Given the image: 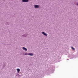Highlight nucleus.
<instances>
[{"mask_svg": "<svg viewBox=\"0 0 78 78\" xmlns=\"http://www.w3.org/2000/svg\"><path fill=\"white\" fill-rule=\"evenodd\" d=\"M23 49L24 50H25V51H27V48H25L24 47H23Z\"/></svg>", "mask_w": 78, "mask_h": 78, "instance_id": "2", "label": "nucleus"}, {"mask_svg": "<svg viewBox=\"0 0 78 78\" xmlns=\"http://www.w3.org/2000/svg\"><path fill=\"white\" fill-rule=\"evenodd\" d=\"M25 55H27V54H26H26H25Z\"/></svg>", "mask_w": 78, "mask_h": 78, "instance_id": "8", "label": "nucleus"}, {"mask_svg": "<svg viewBox=\"0 0 78 78\" xmlns=\"http://www.w3.org/2000/svg\"><path fill=\"white\" fill-rule=\"evenodd\" d=\"M42 34H43L44 35V36H47V34H46V33H45V32H42Z\"/></svg>", "mask_w": 78, "mask_h": 78, "instance_id": "3", "label": "nucleus"}, {"mask_svg": "<svg viewBox=\"0 0 78 78\" xmlns=\"http://www.w3.org/2000/svg\"><path fill=\"white\" fill-rule=\"evenodd\" d=\"M17 70L18 72H20V69H17Z\"/></svg>", "mask_w": 78, "mask_h": 78, "instance_id": "6", "label": "nucleus"}, {"mask_svg": "<svg viewBox=\"0 0 78 78\" xmlns=\"http://www.w3.org/2000/svg\"><path fill=\"white\" fill-rule=\"evenodd\" d=\"M7 23V24H9V23Z\"/></svg>", "mask_w": 78, "mask_h": 78, "instance_id": "9", "label": "nucleus"}, {"mask_svg": "<svg viewBox=\"0 0 78 78\" xmlns=\"http://www.w3.org/2000/svg\"><path fill=\"white\" fill-rule=\"evenodd\" d=\"M28 55H29L30 56H33V54H32V53H30Z\"/></svg>", "mask_w": 78, "mask_h": 78, "instance_id": "5", "label": "nucleus"}, {"mask_svg": "<svg viewBox=\"0 0 78 78\" xmlns=\"http://www.w3.org/2000/svg\"><path fill=\"white\" fill-rule=\"evenodd\" d=\"M35 8H39V6L37 5H35Z\"/></svg>", "mask_w": 78, "mask_h": 78, "instance_id": "4", "label": "nucleus"}, {"mask_svg": "<svg viewBox=\"0 0 78 78\" xmlns=\"http://www.w3.org/2000/svg\"><path fill=\"white\" fill-rule=\"evenodd\" d=\"M71 48L72 49V50H75V48H73V47H71Z\"/></svg>", "mask_w": 78, "mask_h": 78, "instance_id": "7", "label": "nucleus"}, {"mask_svg": "<svg viewBox=\"0 0 78 78\" xmlns=\"http://www.w3.org/2000/svg\"><path fill=\"white\" fill-rule=\"evenodd\" d=\"M22 2H28V0H23Z\"/></svg>", "mask_w": 78, "mask_h": 78, "instance_id": "1", "label": "nucleus"}]
</instances>
